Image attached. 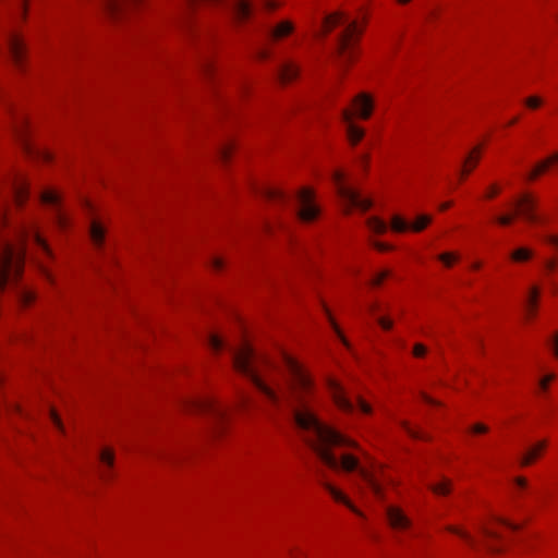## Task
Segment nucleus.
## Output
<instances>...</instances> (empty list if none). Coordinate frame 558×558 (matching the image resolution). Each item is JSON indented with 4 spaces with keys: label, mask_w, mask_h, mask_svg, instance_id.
I'll return each mask as SVG.
<instances>
[{
    "label": "nucleus",
    "mask_w": 558,
    "mask_h": 558,
    "mask_svg": "<svg viewBox=\"0 0 558 558\" xmlns=\"http://www.w3.org/2000/svg\"><path fill=\"white\" fill-rule=\"evenodd\" d=\"M233 366L238 373L247 377L254 386L277 408L286 407L291 413L303 438L320 461L332 470L356 471L367 487L380 496V485L375 477L360 465L359 459L343 453L340 459L331 447H350L361 450L352 439L324 424L313 410L310 399L314 396V383L303 366L290 354L283 353L282 360L289 374L288 383L279 390L269 387L263 379L259 359L247 343L232 352Z\"/></svg>",
    "instance_id": "1"
},
{
    "label": "nucleus",
    "mask_w": 558,
    "mask_h": 558,
    "mask_svg": "<svg viewBox=\"0 0 558 558\" xmlns=\"http://www.w3.org/2000/svg\"><path fill=\"white\" fill-rule=\"evenodd\" d=\"M28 243L43 254L51 256L47 242L34 223L16 226L12 229L11 236H0V291L20 276Z\"/></svg>",
    "instance_id": "2"
},
{
    "label": "nucleus",
    "mask_w": 558,
    "mask_h": 558,
    "mask_svg": "<svg viewBox=\"0 0 558 558\" xmlns=\"http://www.w3.org/2000/svg\"><path fill=\"white\" fill-rule=\"evenodd\" d=\"M336 26H343L337 37L336 53L341 65H345L354 58L353 38L361 34L355 21H351L344 13L337 12L327 15L323 22V29L327 34Z\"/></svg>",
    "instance_id": "3"
},
{
    "label": "nucleus",
    "mask_w": 558,
    "mask_h": 558,
    "mask_svg": "<svg viewBox=\"0 0 558 558\" xmlns=\"http://www.w3.org/2000/svg\"><path fill=\"white\" fill-rule=\"evenodd\" d=\"M28 197V183L22 177H14L5 185L0 184V228L8 223L11 203L22 205Z\"/></svg>",
    "instance_id": "4"
},
{
    "label": "nucleus",
    "mask_w": 558,
    "mask_h": 558,
    "mask_svg": "<svg viewBox=\"0 0 558 558\" xmlns=\"http://www.w3.org/2000/svg\"><path fill=\"white\" fill-rule=\"evenodd\" d=\"M189 407L195 411L209 415L213 421L215 433H218L222 428L228 415V408L219 401L211 398L197 399L191 401Z\"/></svg>",
    "instance_id": "5"
},
{
    "label": "nucleus",
    "mask_w": 558,
    "mask_h": 558,
    "mask_svg": "<svg viewBox=\"0 0 558 558\" xmlns=\"http://www.w3.org/2000/svg\"><path fill=\"white\" fill-rule=\"evenodd\" d=\"M333 179L337 184L338 194L341 197L343 205L345 206L348 211H350L353 208L366 211L367 209L371 208V199L364 198L357 191L344 184L343 173L339 171L336 172Z\"/></svg>",
    "instance_id": "6"
},
{
    "label": "nucleus",
    "mask_w": 558,
    "mask_h": 558,
    "mask_svg": "<svg viewBox=\"0 0 558 558\" xmlns=\"http://www.w3.org/2000/svg\"><path fill=\"white\" fill-rule=\"evenodd\" d=\"M5 40L13 63L20 70L23 69L26 58V48L22 36L14 29H9Z\"/></svg>",
    "instance_id": "7"
},
{
    "label": "nucleus",
    "mask_w": 558,
    "mask_h": 558,
    "mask_svg": "<svg viewBox=\"0 0 558 558\" xmlns=\"http://www.w3.org/2000/svg\"><path fill=\"white\" fill-rule=\"evenodd\" d=\"M296 198L300 204L296 211L298 217L306 222L314 220L318 216L319 209L314 203L313 192L304 187L296 193Z\"/></svg>",
    "instance_id": "8"
},
{
    "label": "nucleus",
    "mask_w": 558,
    "mask_h": 558,
    "mask_svg": "<svg viewBox=\"0 0 558 558\" xmlns=\"http://www.w3.org/2000/svg\"><path fill=\"white\" fill-rule=\"evenodd\" d=\"M327 387L331 393L335 404L343 412L351 413L355 405L347 396L344 388L333 378L327 379Z\"/></svg>",
    "instance_id": "9"
},
{
    "label": "nucleus",
    "mask_w": 558,
    "mask_h": 558,
    "mask_svg": "<svg viewBox=\"0 0 558 558\" xmlns=\"http://www.w3.org/2000/svg\"><path fill=\"white\" fill-rule=\"evenodd\" d=\"M432 221V217L427 215H421L417 217L416 221L410 225L400 216H393L391 219V228L396 232H404L407 230H412L414 232H420L424 230Z\"/></svg>",
    "instance_id": "10"
},
{
    "label": "nucleus",
    "mask_w": 558,
    "mask_h": 558,
    "mask_svg": "<svg viewBox=\"0 0 558 558\" xmlns=\"http://www.w3.org/2000/svg\"><path fill=\"white\" fill-rule=\"evenodd\" d=\"M41 202L51 205L54 208V221L59 228L66 227L68 218L60 206V195L54 191H44L40 194Z\"/></svg>",
    "instance_id": "11"
},
{
    "label": "nucleus",
    "mask_w": 558,
    "mask_h": 558,
    "mask_svg": "<svg viewBox=\"0 0 558 558\" xmlns=\"http://www.w3.org/2000/svg\"><path fill=\"white\" fill-rule=\"evenodd\" d=\"M386 517L389 525L396 531H403L411 526V519L403 512V510L396 506H388L386 508Z\"/></svg>",
    "instance_id": "12"
},
{
    "label": "nucleus",
    "mask_w": 558,
    "mask_h": 558,
    "mask_svg": "<svg viewBox=\"0 0 558 558\" xmlns=\"http://www.w3.org/2000/svg\"><path fill=\"white\" fill-rule=\"evenodd\" d=\"M353 111L354 114L361 119H368L374 108L373 98L366 94L361 93L353 99Z\"/></svg>",
    "instance_id": "13"
},
{
    "label": "nucleus",
    "mask_w": 558,
    "mask_h": 558,
    "mask_svg": "<svg viewBox=\"0 0 558 558\" xmlns=\"http://www.w3.org/2000/svg\"><path fill=\"white\" fill-rule=\"evenodd\" d=\"M518 211L517 214L522 215L530 222H538V216L535 214V201L529 194L521 196L517 201Z\"/></svg>",
    "instance_id": "14"
},
{
    "label": "nucleus",
    "mask_w": 558,
    "mask_h": 558,
    "mask_svg": "<svg viewBox=\"0 0 558 558\" xmlns=\"http://www.w3.org/2000/svg\"><path fill=\"white\" fill-rule=\"evenodd\" d=\"M353 112L345 108L341 111V119L347 125V135L353 145H356L364 136V130L352 121Z\"/></svg>",
    "instance_id": "15"
},
{
    "label": "nucleus",
    "mask_w": 558,
    "mask_h": 558,
    "mask_svg": "<svg viewBox=\"0 0 558 558\" xmlns=\"http://www.w3.org/2000/svg\"><path fill=\"white\" fill-rule=\"evenodd\" d=\"M252 3L250 0H233L229 3V11L234 21L244 22L252 14Z\"/></svg>",
    "instance_id": "16"
},
{
    "label": "nucleus",
    "mask_w": 558,
    "mask_h": 558,
    "mask_svg": "<svg viewBox=\"0 0 558 558\" xmlns=\"http://www.w3.org/2000/svg\"><path fill=\"white\" fill-rule=\"evenodd\" d=\"M277 75L281 83H289L299 75V66L292 61H287L279 66Z\"/></svg>",
    "instance_id": "17"
},
{
    "label": "nucleus",
    "mask_w": 558,
    "mask_h": 558,
    "mask_svg": "<svg viewBox=\"0 0 558 558\" xmlns=\"http://www.w3.org/2000/svg\"><path fill=\"white\" fill-rule=\"evenodd\" d=\"M323 480H322V485L328 490V493L332 496V498L336 500V501H339V502H342L350 510H352L354 513L359 514V515H362V513L353 506V504L347 498V496L341 493L339 489H337L336 487H333L331 484H329L328 482H326L324 480V474H320Z\"/></svg>",
    "instance_id": "18"
},
{
    "label": "nucleus",
    "mask_w": 558,
    "mask_h": 558,
    "mask_svg": "<svg viewBox=\"0 0 558 558\" xmlns=\"http://www.w3.org/2000/svg\"><path fill=\"white\" fill-rule=\"evenodd\" d=\"M182 1V23L190 27L191 24V12L201 2L220 3L222 0H181Z\"/></svg>",
    "instance_id": "19"
},
{
    "label": "nucleus",
    "mask_w": 558,
    "mask_h": 558,
    "mask_svg": "<svg viewBox=\"0 0 558 558\" xmlns=\"http://www.w3.org/2000/svg\"><path fill=\"white\" fill-rule=\"evenodd\" d=\"M547 442L542 440L529 448L526 452L520 458V464L522 466H527L532 464L542 453V451L546 448Z\"/></svg>",
    "instance_id": "20"
},
{
    "label": "nucleus",
    "mask_w": 558,
    "mask_h": 558,
    "mask_svg": "<svg viewBox=\"0 0 558 558\" xmlns=\"http://www.w3.org/2000/svg\"><path fill=\"white\" fill-rule=\"evenodd\" d=\"M105 227L97 219L93 218L89 223V234L93 243L97 247H100L102 245L105 240Z\"/></svg>",
    "instance_id": "21"
},
{
    "label": "nucleus",
    "mask_w": 558,
    "mask_h": 558,
    "mask_svg": "<svg viewBox=\"0 0 558 558\" xmlns=\"http://www.w3.org/2000/svg\"><path fill=\"white\" fill-rule=\"evenodd\" d=\"M259 193L263 197L268 201L277 202V201H286L287 195L278 187L263 185L259 189Z\"/></svg>",
    "instance_id": "22"
},
{
    "label": "nucleus",
    "mask_w": 558,
    "mask_h": 558,
    "mask_svg": "<svg viewBox=\"0 0 558 558\" xmlns=\"http://www.w3.org/2000/svg\"><path fill=\"white\" fill-rule=\"evenodd\" d=\"M294 29L293 24L290 21H283L279 23L275 28L269 31V36L272 39H280L290 35Z\"/></svg>",
    "instance_id": "23"
},
{
    "label": "nucleus",
    "mask_w": 558,
    "mask_h": 558,
    "mask_svg": "<svg viewBox=\"0 0 558 558\" xmlns=\"http://www.w3.org/2000/svg\"><path fill=\"white\" fill-rule=\"evenodd\" d=\"M539 290L537 287L531 288L529 296L525 301V310L529 318L533 317L536 313Z\"/></svg>",
    "instance_id": "24"
},
{
    "label": "nucleus",
    "mask_w": 558,
    "mask_h": 558,
    "mask_svg": "<svg viewBox=\"0 0 558 558\" xmlns=\"http://www.w3.org/2000/svg\"><path fill=\"white\" fill-rule=\"evenodd\" d=\"M480 159V147H475L465 158L461 175L468 174L476 166Z\"/></svg>",
    "instance_id": "25"
},
{
    "label": "nucleus",
    "mask_w": 558,
    "mask_h": 558,
    "mask_svg": "<svg viewBox=\"0 0 558 558\" xmlns=\"http://www.w3.org/2000/svg\"><path fill=\"white\" fill-rule=\"evenodd\" d=\"M532 256L533 252L527 247H519L514 250L510 255L511 259L517 263L526 262L531 259Z\"/></svg>",
    "instance_id": "26"
},
{
    "label": "nucleus",
    "mask_w": 558,
    "mask_h": 558,
    "mask_svg": "<svg viewBox=\"0 0 558 558\" xmlns=\"http://www.w3.org/2000/svg\"><path fill=\"white\" fill-rule=\"evenodd\" d=\"M367 227L375 233L381 234L387 231V225L383 220L376 217H371L366 221Z\"/></svg>",
    "instance_id": "27"
},
{
    "label": "nucleus",
    "mask_w": 558,
    "mask_h": 558,
    "mask_svg": "<svg viewBox=\"0 0 558 558\" xmlns=\"http://www.w3.org/2000/svg\"><path fill=\"white\" fill-rule=\"evenodd\" d=\"M445 529H446V531L453 533V534L460 536L461 538H463L469 545L475 546L474 538L466 531H464L456 525H447Z\"/></svg>",
    "instance_id": "28"
},
{
    "label": "nucleus",
    "mask_w": 558,
    "mask_h": 558,
    "mask_svg": "<svg viewBox=\"0 0 558 558\" xmlns=\"http://www.w3.org/2000/svg\"><path fill=\"white\" fill-rule=\"evenodd\" d=\"M17 298L24 305H27L33 302V300L35 299V294L33 291L26 288H20L17 290Z\"/></svg>",
    "instance_id": "29"
},
{
    "label": "nucleus",
    "mask_w": 558,
    "mask_h": 558,
    "mask_svg": "<svg viewBox=\"0 0 558 558\" xmlns=\"http://www.w3.org/2000/svg\"><path fill=\"white\" fill-rule=\"evenodd\" d=\"M557 161H558V153H555L553 156H550L546 160L537 163L534 169H535V171H537V174L539 175L541 173L546 171L551 163L557 162Z\"/></svg>",
    "instance_id": "30"
},
{
    "label": "nucleus",
    "mask_w": 558,
    "mask_h": 558,
    "mask_svg": "<svg viewBox=\"0 0 558 558\" xmlns=\"http://www.w3.org/2000/svg\"><path fill=\"white\" fill-rule=\"evenodd\" d=\"M557 161H558V153H555L553 156H550L546 160L537 163L534 169H535V171H537V174L539 175L541 173L546 171L551 163L557 162Z\"/></svg>",
    "instance_id": "31"
},
{
    "label": "nucleus",
    "mask_w": 558,
    "mask_h": 558,
    "mask_svg": "<svg viewBox=\"0 0 558 558\" xmlns=\"http://www.w3.org/2000/svg\"><path fill=\"white\" fill-rule=\"evenodd\" d=\"M100 461L109 468H112L114 461V453L111 449L105 448L99 453Z\"/></svg>",
    "instance_id": "32"
},
{
    "label": "nucleus",
    "mask_w": 558,
    "mask_h": 558,
    "mask_svg": "<svg viewBox=\"0 0 558 558\" xmlns=\"http://www.w3.org/2000/svg\"><path fill=\"white\" fill-rule=\"evenodd\" d=\"M450 481L444 480L438 484L432 486V490L437 495H447L450 493Z\"/></svg>",
    "instance_id": "33"
},
{
    "label": "nucleus",
    "mask_w": 558,
    "mask_h": 558,
    "mask_svg": "<svg viewBox=\"0 0 558 558\" xmlns=\"http://www.w3.org/2000/svg\"><path fill=\"white\" fill-rule=\"evenodd\" d=\"M208 343L210 348L215 351H220L225 345L222 339L214 333H210L208 336Z\"/></svg>",
    "instance_id": "34"
},
{
    "label": "nucleus",
    "mask_w": 558,
    "mask_h": 558,
    "mask_svg": "<svg viewBox=\"0 0 558 558\" xmlns=\"http://www.w3.org/2000/svg\"><path fill=\"white\" fill-rule=\"evenodd\" d=\"M14 132H15L16 136L21 140L25 150L31 153V147L24 140V121H21L20 125L14 126Z\"/></svg>",
    "instance_id": "35"
},
{
    "label": "nucleus",
    "mask_w": 558,
    "mask_h": 558,
    "mask_svg": "<svg viewBox=\"0 0 558 558\" xmlns=\"http://www.w3.org/2000/svg\"><path fill=\"white\" fill-rule=\"evenodd\" d=\"M458 256L452 253H442L438 256V259L442 262L447 267H450L453 262L458 260Z\"/></svg>",
    "instance_id": "36"
},
{
    "label": "nucleus",
    "mask_w": 558,
    "mask_h": 558,
    "mask_svg": "<svg viewBox=\"0 0 558 558\" xmlns=\"http://www.w3.org/2000/svg\"><path fill=\"white\" fill-rule=\"evenodd\" d=\"M515 214H507V215H500L496 217V221L501 226H509L512 223L514 219Z\"/></svg>",
    "instance_id": "37"
},
{
    "label": "nucleus",
    "mask_w": 558,
    "mask_h": 558,
    "mask_svg": "<svg viewBox=\"0 0 558 558\" xmlns=\"http://www.w3.org/2000/svg\"><path fill=\"white\" fill-rule=\"evenodd\" d=\"M495 521H497L498 523L507 526L508 529L512 530V531H518L520 530V525L519 524H515V523H512L511 521L505 519V518H501V517H495L494 518Z\"/></svg>",
    "instance_id": "38"
},
{
    "label": "nucleus",
    "mask_w": 558,
    "mask_h": 558,
    "mask_svg": "<svg viewBox=\"0 0 558 558\" xmlns=\"http://www.w3.org/2000/svg\"><path fill=\"white\" fill-rule=\"evenodd\" d=\"M480 529L486 537H488L490 539H497V541L501 539V535L498 532L489 530L488 527L483 526V525Z\"/></svg>",
    "instance_id": "39"
},
{
    "label": "nucleus",
    "mask_w": 558,
    "mask_h": 558,
    "mask_svg": "<svg viewBox=\"0 0 558 558\" xmlns=\"http://www.w3.org/2000/svg\"><path fill=\"white\" fill-rule=\"evenodd\" d=\"M390 276V271L389 270H383L380 272H378L373 279H372V284L373 286H378L381 283V281L386 278H388Z\"/></svg>",
    "instance_id": "40"
},
{
    "label": "nucleus",
    "mask_w": 558,
    "mask_h": 558,
    "mask_svg": "<svg viewBox=\"0 0 558 558\" xmlns=\"http://www.w3.org/2000/svg\"><path fill=\"white\" fill-rule=\"evenodd\" d=\"M525 105L531 109H536L542 105V99L536 96H532L525 100Z\"/></svg>",
    "instance_id": "41"
},
{
    "label": "nucleus",
    "mask_w": 558,
    "mask_h": 558,
    "mask_svg": "<svg viewBox=\"0 0 558 558\" xmlns=\"http://www.w3.org/2000/svg\"><path fill=\"white\" fill-rule=\"evenodd\" d=\"M426 352H427V349L422 343H416L413 347V355L416 357H423L426 354Z\"/></svg>",
    "instance_id": "42"
},
{
    "label": "nucleus",
    "mask_w": 558,
    "mask_h": 558,
    "mask_svg": "<svg viewBox=\"0 0 558 558\" xmlns=\"http://www.w3.org/2000/svg\"><path fill=\"white\" fill-rule=\"evenodd\" d=\"M555 379V375L554 374H549L545 377H543L539 381H538V386L539 388L545 391L548 387V384Z\"/></svg>",
    "instance_id": "43"
},
{
    "label": "nucleus",
    "mask_w": 558,
    "mask_h": 558,
    "mask_svg": "<svg viewBox=\"0 0 558 558\" xmlns=\"http://www.w3.org/2000/svg\"><path fill=\"white\" fill-rule=\"evenodd\" d=\"M357 404H359L360 410L363 413L368 414L372 412L371 405L368 403H366L361 397H357Z\"/></svg>",
    "instance_id": "44"
},
{
    "label": "nucleus",
    "mask_w": 558,
    "mask_h": 558,
    "mask_svg": "<svg viewBox=\"0 0 558 558\" xmlns=\"http://www.w3.org/2000/svg\"><path fill=\"white\" fill-rule=\"evenodd\" d=\"M16 14H21L22 17H25V14H26V0H17V3H16Z\"/></svg>",
    "instance_id": "45"
},
{
    "label": "nucleus",
    "mask_w": 558,
    "mask_h": 558,
    "mask_svg": "<svg viewBox=\"0 0 558 558\" xmlns=\"http://www.w3.org/2000/svg\"><path fill=\"white\" fill-rule=\"evenodd\" d=\"M201 66H202V70L204 71V73H206L208 75L213 72V69H214V65L209 59H204L202 61Z\"/></svg>",
    "instance_id": "46"
},
{
    "label": "nucleus",
    "mask_w": 558,
    "mask_h": 558,
    "mask_svg": "<svg viewBox=\"0 0 558 558\" xmlns=\"http://www.w3.org/2000/svg\"><path fill=\"white\" fill-rule=\"evenodd\" d=\"M471 432L475 434H484L488 432V427L482 423H477L472 426Z\"/></svg>",
    "instance_id": "47"
},
{
    "label": "nucleus",
    "mask_w": 558,
    "mask_h": 558,
    "mask_svg": "<svg viewBox=\"0 0 558 558\" xmlns=\"http://www.w3.org/2000/svg\"><path fill=\"white\" fill-rule=\"evenodd\" d=\"M211 266H213L216 270H220V269H222V267H223V259H222V258H220V257H217V256L213 257V258H211Z\"/></svg>",
    "instance_id": "48"
},
{
    "label": "nucleus",
    "mask_w": 558,
    "mask_h": 558,
    "mask_svg": "<svg viewBox=\"0 0 558 558\" xmlns=\"http://www.w3.org/2000/svg\"><path fill=\"white\" fill-rule=\"evenodd\" d=\"M373 245L375 248H377L380 252L390 251L392 247L389 244L383 243V242H373Z\"/></svg>",
    "instance_id": "49"
},
{
    "label": "nucleus",
    "mask_w": 558,
    "mask_h": 558,
    "mask_svg": "<svg viewBox=\"0 0 558 558\" xmlns=\"http://www.w3.org/2000/svg\"><path fill=\"white\" fill-rule=\"evenodd\" d=\"M407 432L409 433L410 436H412L413 438H417V439H425V436L418 432V430H415L413 428H411L410 426H407Z\"/></svg>",
    "instance_id": "50"
},
{
    "label": "nucleus",
    "mask_w": 558,
    "mask_h": 558,
    "mask_svg": "<svg viewBox=\"0 0 558 558\" xmlns=\"http://www.w3.org/2000/svg\"><path fill=\"white\" fill-rule=\"evenodd\" d=\"M544 240H545L547 243H549V244H551V245H554V246L558 247V235L547 234V235H545V236H544Z\"/></svg>",
    "instance_id": "51"
},
{
    "label": "nucleus",
    "mask_w": 558,
    "mask_h": 558,
    "mask_svg": "<svg viewBox=\"0 0 558 558\" xmlns=\"http://www.w3.org/2000/svg\"><path fill=\"white\" fill-rule=\"evenodd\" d=\"M264 8L267 10H275L278 7V3L275 0H260Z\"/></svg>",
    "instance_id": "52"
},
{
    "label": "nucleus",
    "mask_w": 558,
    "mask_h": 558,
    "mask_svg": "<svg viewBox=\"0 0 558 558\" xmlns=\"http://www.w3.org/2000/svg\"><path fill=\"white\" fill-rule=\"evenodd\" d=\"M378 323L386 330H389L392 327V322L384 317H380Z\"/></svg>",
    "instance_id": "53"
},
{
    "label": "nucleus",
    "mask_w": 558,
    "mask_h": 558,
    "mask_svg": "<svg viewBox=\"0 0 558 558\" xmlns=\"http://www.w3.org/2000/svg\"><path fill=\"white\" fill-rule=\"evenodd\" d=\"M231 151V146L230 145H225L223 147L220 148V156L222 159H227L229 157V154Z\"/></svg>",
    "instance_id": "54"
},
{
    "label": "nucleus",
    "mask_w": 558,
    "mask_h": 558,
    "mask_svg": "<svg viewBox=\"0 0 558 558\" xmlns=\"http://www.w3.org/2000/svg\"><path fill=\"white\" fill-rule=\"evenodd\" d=\"M499 193V189L496 185H492L489 187V191L487 192L486 196L488 198L495 197Z\"/></svg>",
    "instance_id": "55"
},
{
    "label": "nucleus",
    "mask_w": 558,
    "mask_h": 558,
    "mask_svg": "<svg viewBox=\"0 0 558 558\" xmlns=\"http://www.w3.org/2000/svg\"><path fill=\"white\" fill-rule=\"evenodd\" d=\"M514 483L520 488H525L527 486V481L524 477H517Z\"/></svg>",
    "instance_id": "56"
},
{
    "label": "nucleus",
    "mask_w": 558,
    "mask_h": 558,
    "mask_svg": "<svg viewBox=\"0 0 558 558\" xmlns=\"http://www.w3.org/2000/svg\"><path fill=\"white\" fill-rule=\"evenodd\" d=\"M50 416L53 421V423L59 427L61 428V421L59 418V416L57 415V413L53 411V410H50Z\"/></svg>",
    "instance_id": "57"
},
{
    "label": "nucleus",
    "mask_w": 558,
    "mask_h": 558,
    "mask_svg": "<svg viewBox=\"0 0 558 558\" xmlns=\"http://www.w3.org/2000/svg\"><path fill=\"white\" fill-rule=\"evenodd\" d=\"M553 345H554V353L558 357V333H556L554 336Z\"/></svg>",
    "instance_id": "58"
},
{
    "label": "nucleus",
    "mask_w": 558,
    "mask_h": 558,
    "mask_svg": "<svg viewBox=\"0 0 558 558\" xmlns=\"http://www.w3.org/2000/svg\"><path fill=\"white\" fill-rule=\"evenodd\" d=\"M40 268L43 270V274L47 277V279L51 281L52 278H51V274L49 272V270L43 264H40Z\"/></svg>",
    "instance_id": "59"
},
{
    "label": "nucleus",
    "mask_w": 558,
    "mask_h": 558,
    "mask_svg": "<svg viewBox=\"0 0 558 558\" xmlns=\"http://www.w3.org/2000/svg\"><path fill=\"white\" fill-rule=\"evenodd\" d=\"M546 268L548 270H554L555 267H556V262L555 260H547L546 264H545Z\"/></svg>",
    "instance_id": "60"
},
{
    "label": "nucleus",
    "mask_w": 558,
    "mask_h": 558,
    "mask_svg": "<svg viewBox=\"0 0 558 558\" xmlns=\"http://www.w3.org/2000/svg\"><path fill=\"white\" fill-rule=\"evenodd\" d=\"M423 399L425 402H427L429 404H433V405L437 404V401L434 400L433 398L428 397L427 395H423Z\"/></svg>",
    "instance_id": "61"
},
{
    "label": "nucleus",
    "mask_w": 558,
    "mask_h": 558,
    "mask_svg": "<svg viewBox=\"0 0 558 558\" xmlns=\"http://www.w3.org/2000/svg\"><path fill=\"white\" fill-rule=\"evenodd\" d=\"M487 549L492 553H498L499 548L493 544H487Z\"/></svg>",
    "instance_id": "62"
},
{
    "label": "nucleus",
    "mask_w": 558,
    "mask_h": 558,
    "mask_svg": "<svg viewBox=\"0 0 558 558\" xmlns=\"http://www.w3.org/2000/svg\"><path fill=\"white\" fill-rule=\"evenodd\" d=\"M537 177H538V174H537V171H535V169H533V170L530 172V174H529V179H530V180H534V179H536Z\"/></svg>",
    "instance_id": "63"
},
{
    "label": "nucleus",
    "mask_w": 558,
    "mask_h": 558,
    "mask_svg": "<svg viewBox=\"0 0 558 558\" xmlns=\"http://www.w3.org/2000/svg\"><path fill=\"white\" fill-rule=\"evenodd\" d=\"M258 58H260V59H266V58H267V52H266L265 50H260V51L258 52Z\"/></svg>",
    "instance_id": "64"
}]
</instances>
